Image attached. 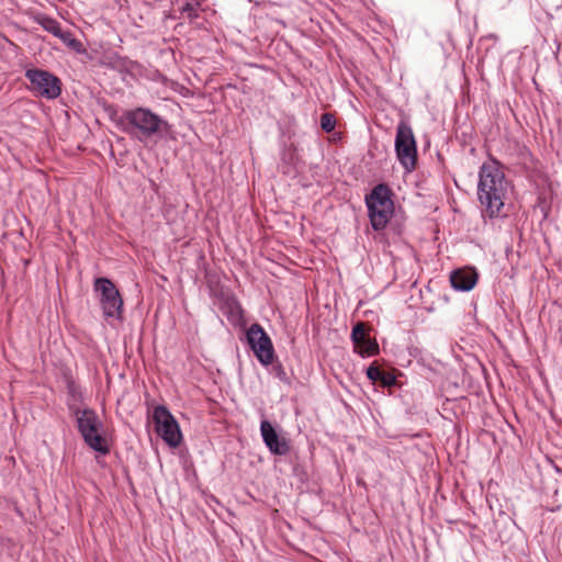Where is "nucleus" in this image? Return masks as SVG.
I'll return each instance as SVG.
<instances>
[{"mask_svg": "<svg viewBox=\"0 0 562 562\" xmlns=\"http://www.w3.org/2000/svg\"><path fill=\"white\" fill-rule=\"evenodd\" d=\"M94 286L100 292V303L104 316L120 318L123 300L115 284L108 278H98L95 279Z\"/></svg>", "mask_w": 562, "mask_h": 562, "instance_id": "nucleus-8", "label": "nucleus"}, {"mask_svg": "<svg viewBox=\"0 0 562 562\" xmlns=\"http://www.w3.org/2000/svg\"><path fill=\"white\" fill-rule=\"evenodd\" d=\"M200 3L195 0H178L181 18L192 19L196 15Z\"/></svg>", "mask_w": 562, "mask_h": 562, "instance_id": "nucleus-16", "label": "nucleus"}, {"mask_svg": "<svg viewBox=\"0 0 562 562\" xmlns=\"http://www.w3.org/2000/svg\"><path fill=\"white\" fill-rule=\"evenodd\" d=\"M367 376L372 382H380L382 386H392L395 384V375L380 370L378 367L370 366L367 370Z\"/></svg>", "mask_w": 562, "mask_h": 562, "instance_id": "nucleus-13", "label": "nucleus"}, {"mask_svg": "<svg viewBox=\"0 0 562 562\" xmlns=\"http://www.w3.org/2000/svg\"><path fill=\"white\" fill-rule=\"evenodd\" d=\"M260 434L266 447L272 454L285 456L286 453H289L290 446L288 440L278 435L277 430L269 420H261Z\"/></svg>", "mask_w": 562, "mask_h": 562, "instance_id": "nucleus-10", "label": "nucleus"}, {"mask_svg": "<svg viewBox=\"0 0 562 562\" xmlns=\"http://www.w3.org/2000/svg\"><path fill=\"white\" fill-rule=\"evenodd\" d=\"M272 371L279 380H281V381L286 380L285 370L280 362H278L277 364L273 366Z\"/></svg>", "mask_w": 562, "mask_h": 562, "instance_id": "nucleus-20", "label": "nucleus"}, {"mask_svg": "<svg viewBox=\"0 0 562 562\" xmlns=\"http://www.w3.org/2000/svg\"><path fill=\"white\" fill-rule=\"evenodd\" d=\"M57 37L76 53L82 54L86 52L83 44L79 40L75 38L70 31H64L61 29Z\"/></svg>", "mask_w": 562, "mask_h": 562, "instance_id": "nucleus-15", "label": "nucleus"}, {"mask_svg": "<svg viewBox=\"0 0 562 562\" xmlns=\"http://www.w3.org/2000/svg\"><path fill=\"white\" fill-rule=\"evenodd\" d=\"M508 194V182L495 160L484 162L479 172L477 199L483 218H501L506 216L505 201Z\"/></svg>", "mask_w": 562, "mask_h": 562, "instance_id": "nucleus-1", "label": "nucleus"}, {"mask_svg": "<svg viewBox=\"0 0 562 562\" xmlns=\"http://www.w3.org/2000/svg\"><path fill=\"white\" fill-rule=\"evenodd\" d=\"M395 151L404 169L413 171L417 162V147L413 130L405 121H401L396 127Z\"/></svg>", "mask_w": 562, "mask_h": 562, "instance_id": "nucleus-5", "label": "nucleus"}, {"mask_svg": "<svg viewBox=\"0 0 562 562\" xmlns=\"http://www.w3.org/2000/svg\"><path fill=\"white\" fill-rule=\"evenodd\" d=\"M321 126L326 132H331L336 126L334 116L329 113H325L321 116Z\"/></svg>", "mask_w": 562, "mask_h": 562, "instance_id": "nucleus-19", "label": "nucleus"}, {"mask_svg": "<svg viewBox=\"0 0 562 562\" xmlns=\"http://www.w3.org/2000/svg\"><path fill=\"white\" fill-rule=\"evenodd\" d=\"M246 339L258 361L267 367L273 363L274 349L272 341L261 325L252 324L246 331Z\"/></svg>", "mask_w": 562, "mask_h": 562, "instance_id": "nucleus-7", "label": "nucleus"}, {"mask_svg": "<svg viewBox=\"0 0 562 562\" xmlns=\"http://www.w3.org/2000/svg\"><path fill=\"white\" fill-rule=\"evenodd\" d=\"M177 434H178V446L180 445V441L182 439V434L180 431V428L178 427V430H177Z\"/></svg>", "mask_w": 562, "mask_h": 562, "instance_id": "nucleus-21", "label": "nucleus"}, {"mask_svg": "<svg viewBox=\"0 0 562 562\" xmlns=\"http://www.w3.org/2000/svg\"><path fill=\"white\" fill-rule=\"evenodd\" d=\"M366 204L373 229L385 228L394 212L391 189L384 183L375 186L366 196Z\"/></svg>", "mask_w": 562, "mask_h": 562, "instance_id": "nucleus-2", "label": "nucleus"}, {"mask_svg": "<svg viewBox=\"0 0 562 562\" xmlns=\"http://www.w3.org/2000/svg\"><path fill=\"white\" fill-rule=\"evenodd\" d=\"M224 313L231 322H237L243 317V310L233 296H229L225 301Z\"/></svg>", "mask_w": 562, "mask_h": 562, "instance_id": "nucleus-14", "label": "nucleus"}, {"mask_svg": "<svg viewBox=\"0 0 562 562\" xmlns=\"http://www.w3.org/2000/svg\"><path fill=\"white\" fill-rule=\"evenodd\" d=\"M351 339L356 352H358L362 357L373 356L379 350L378 344L368 337L366 325L363 323H358L352 328Z\"/></svg>", "mask_w": 562, "mask_h": 562, "instance_id": "nucleus-11", "label": "nucleus"}, {"mask_svg": "<svg viewBox=\"0 0 562 562\" xmlns=\"http://www.w3.org/2000/svg\"><path fill=\"white\" fill-rule=\"evenodd\" d=\"M479 274L474 268H461L451 272L450 283L457 291L467 292L477 283Z\"/></svg>", "mask_w": 562, "mask_h": 562, "instance_id": "nucleus-12", "label": "nucleus"}, {"mask_svg": "<svg viewBox=\"0 0 562 562\" xmlns=\"http://www.w3.org/2000/svg\"><path fill=\"white\" fill-rule=\"evenodd\" d=\"M66 387H67L68 395L70 396L71 401L74 402L72 405L75 407H77L75 404L83 402V395L80 390V386L72 379L67 380Z\"/></svg>", "mask_w": 562, "mask_h": 562, "instance_id": "nucleus-18", "label": "nucleus"}, {"mask_svg": "<svg viewBox=\"0 0 562 562\" xmlns=\"http://www.w3.org/2000/svg\"><path fill=\"white\" fill-rule=\"evenodd\" d=\"M25 77L30 81L29 90L35 95L56 99L61 93V81L58 77L43 69H27Z\"/></svg>", "mask_w": 562, "mask_h": 562, "instance_id": "nucleus-6", "label": "nucleus"}, {"mask_svg": "<svg viewBox=\"0 0 562 562\" xmlns=\"http://www.w3.org/2000/svg\"><path fill=\"white\" fill-rule=\"evenodd\" d=\"M115 123L127 134L150 137L158 132L162 121L149 110L137 108L124 112L122 116L115 120Z\"/></svg>", "mask_w": 562, "mask_h": 562, "instance_id": "nucleus-3", "label": "nucleus"}, {"mask_svg": "<svg viewBox=\"0 0 562 562\" xmlns=\"http://www.w3.org/2000/svg\"><path fill=\"white\" fill-rule=\"evenodd\" d=\"M70 411L77 418L78 430L81 434L85 442L94 451L102 454L110 452L109 445L105 438L99 432L102 428L97 413L91 408L80 409L74 405L69 406Z\"/></svg>", "mask_w": 562, "mask_h": 562, "instance_id": "nucleus-4", "label": "nucleus"}, {"mask_svg": "<svg viewBox=\"0 0 562 562\" xmlns=\"http://www.w3.org/2000/svg\"><path fill=\"white\" fill-rule=\"evenodd\" d=\"M35 20L45 31L52 33L56 37L58 36L61 27L57 20L47 15H38Z\"/></svg>", "mask_w": 562, "mask_h": 562, "instance_id": "nucleus-17", "label": "nucleus"}, {"mask_svg": "<svg viewBox=\"0 0 562 562\" xmlns=\"http://www.w3.org/2000/svg\"><path fill=\"white\" fill-rule=\"evenodd\" d=\"M155 432L171 448H176V418L164 405H157L151 413Z\"/></svg>", "mask_w": 562, "mask_h": 562, "instance_id": "nucleus-9", "label": "nucleus"}]
</instances>
